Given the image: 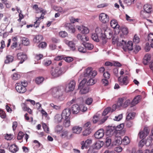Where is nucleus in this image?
<instances>
[{"mask_svg":"<svg viewBox=\"0 0 153 153\" xmlns=\"http://www.w3.org/2000/svg\"><path fill=\"white\" fill-rule=\"evenodd\" d=\"M53 9L55 10L58 11L59 13H61L62 12V7H61L54 6L53 7Z\"/></svg>","mask_w":153,"mask_h":153,"instance_id":"nucleus-55","label":"nucleus"},{"mask_svg":"<svg viewBox=\"0 0 153 153\" xmlns=\"http://www.w3.org/2000/svg\"><path fill=\"white\" fill-rule=\"evenodd\" d=\"M70 20L71 22L72 23H74L75 22H78V20H79V19H75V18L73 17H71L70 18Z\"/></svg>","mask_w":153,"mask_h":153,"instance_id":"nucleus-60","label":"nucleus"},{"mask_svg":"<svg viewBox=\"0 0 153 153\" xmlns=\"http://www.w3.org/2000/svg\"><path fill=\"white\" fill-rule=\"evenodd\" d=\"M97 74V72L96 71L92 70L91 67H88L85 70L83 74L80 76L79 78L83 76L84 78H89L91 77H94ZM80 79L79 78V80Z\"/></svg>","mask_w":153,"mask_h":153,"instance_id":"nucleus-4","label":"nucleus"},{"mask_svg":"<svg viewBox=\"0 0 153 153\" xmlns=\"http://www.w3.org/2000/svg\"><path fill=\"white\" fill-rule=\"evenodd\" d=\"M104 131L103 129H101L97 131L95 134V137L97 139H100L104 136Z\"/></svg>","mask_w":153,"mask_h":153,"instance_id":"nucleus-13","label":"nucleus"},{"mask_svg":"<svg viewBox=\"0 0 153 153\" xmlns=\"http://www.w3.org/2000/svg\"><path fill=\"white\" fill-rule=\"evenodd\" d=\"M124 127V124L122 123L117 126H114L113 127H114V129L115 131V132H116V133H117V131H120L122 130L123 128Z\"/></svg>","mask_w":153,"mask_h":153,"instance_id":"nucleus-32","label":"nucleus"},{"mask_svg":"<svg viewBox=\"0 0 153 153\" xmlns=\"http://www.w3.org/2000/svg\"><path fill=\"white\" fill-rule=\"evenodd\" d=\"M63 125L65 127H68L70 125V117L69 116L65 117L64 118Z\"/></svg>","mask_w":153,"mask_h":153,"instance_id":"nucleus-24","label":"nucleus"},{"mask_svg":"<svg viewBox=\"0 0 153 153\" xmlns=\"http://www.w3.org/2000/svg\"><path fill=\"white\" fill-rule=\"evenodd\" d=\"M62 126L60 125H58L55 128V131L57 133L60 132L62 130Z\"/></svg>","mask_w":153,"mask_h":153,"instance_id":"nucleus-54","label":"nucleus"},{"mask_svg":"<svg viewBox=\"0 0 153 153\" xmlns=\"http://www.w3.org/2000/svg\"><path fill=\"white\" fill-rule=\"evenodd\" d=\"M141 49L140 47L138 45H136L134 49V52L136 53Z\"/></svg>","mask_w":153,"mask_h":153,"instance_id":"nucleus-61","label":"nucleus"},{"mask_svg":"<svg viewBox=\"0 0 153 153\" xmlns=\"http://www.w3.org/2000/svg\"><path fill=\"white\" fill-rule=\"evenodd\" d=\"M86 78H83L80 82L79 86L78 88H84L87 81V79Z\"/></svg>","mask_w":153,"mask_h":153,"instance_id":"nucleus-37","label":"nucleus"},{"mask_svg":"<svg viewBox=\"0 0 153 153\" xmlns=\"http://www.w3.org/2000/svg\"><path fill=\"white\" fill-rule=\"evenodd\" d=\"M42 126L44 131L46 132L47 133H48L49 132V128L47 126L46 124L44 123H43L42 124Z\"/></svg>","mask_w":153,"mask_h":153,"instance_id":"nucleus-52","label":"nucleus"},{"mask_svg":"<svg viewBox=\"0 0 153 153\" xmlns=\"http://www.w3.org/2000/svg\"><path fill=\"white\" fill-rule=\"evenodd\" d=\"M0 117L2 118H4L6 117L5 112L2 110H0Z\"/></svg>","mask_w":153,"mask_h":153,"instance_id":"nucleus-62","label":"nucleus"},{"mask_svg":"<svg viewBox=\"0 0 153 153\" xmlns=\"http://www.w3.org/2000/svg\"><path fill=\"white\" fill-rule=\"evenodd\" d=\"M123 100L124 99L123 98H119L117 103V105L119 107L120 106L123 107Z\"/></svg>","mask_w":153,"mask_h":153,"instance_id":"nucleus-43","label":"nucleus"},{"mask_svg":"<svg viewBox=\"0 0 153 153\" xmlns=\"http://www.w3.org/2000/svg\"><path fill=\"white\" fill-rule=\"evenodd\" d=\"M24 136V134L22 131H19L18 134L17 139L18 140H21Z\"/></svg>","mask_w":153,"mask_h":153,"instance_id":"nucleus-47","label":"nucleus"},{"mask_svg":"<svg viewBox=\"0 0 153 153\" xmlns=\"http://www.w3.org/2000/svg\"><path fill=\"white\" fill-rule=\"evenodd\" d=\"M82 130V127L79 126H74L72 129V131L73 133L79 134H80Z\"/></svg>","mask_w":153,"mask_h":153,"instance_id":"nucleus-17","label":"nucleus"},{"mask_svg":"<svg viewBox=\"0 0 153 153\" xmlns=\"http://www.w3.org/2000/svg\"><path fill=\"white\" fill-rule=\"evenodd\" d=\"M135 113H129L127 116L126 119L127 120H129L132 119H133L135 115Z\"/></svg>","mask_w":153,"mask_h":153,"instance_id":"nucleus-41","label":"nucleus"},{"mask_svg":"<svg viewBox=\"0 0 153 153\" xmlns=\"http://www.w3.org/2000/svg\"><path fill=\"white\" fill-rule=\"evenodd\" d=\"M75 81L73 80H71L66 86V88L68 87V90L67 91H70L74 90L75 86Z\"/></svg>","mask_w":153,"mask_h":153,"instance_id":"nucleus-16","label":"nucleus"},{"mask_svg":"<svg viewBox=\"0 0 153 153\" xmlns=\"http://www.w3.org/2000/svg\"><path fill=\"white\" fill-rule=\"evenodd\" d=\"M78 50L79 52L81 53H84L86 52V49L85 47L84 48L81 46H79L78 47Z\"/></svg>","mask_w":153,"mask_h":153,"instance_id":"nucleus-46","label":"nucleus"},{"mask_svg":"<svg viewBox=\"0 0 153 153\" xmlns=\"http://www.w3.org/2000/svg\"><path fill=\"white\" fill-rule=\"evenodd\" d=\"M69 109L70 111H72L73 114H77L79 112L80 108L78 105L74 104L71 107V109Z\"/></svg>","mask_w":153,"mask_h":153,"instance_id":"nucleus-14","label":"nucleus"},{"mask_svg":"<svg viewBox=\"0 0 153 153\" xmlns=\"http://www.w3.org/2000/svg\"><path fill=\"white\" fill-rule=\"evenodd\" d=\"M93 99L91 97L88 98L85 100V103L88 105H91L93 102Z\"/></svg>","mask_w":153,"mask_h":153,"instance_id":"nucleus-57","label":"nucleus"},{"mask_svg":"<svg viewBox=\"0 0 153 153\" xmlns=\"http://www.w3.org/2000/svg\"><path fill=\"white\" fill-rule=\"evenodd\" d=\"M82 44L86 49L87 48L89 50H91L92 49L94 48L93 45L91 43L88 42H83Z\"/></svg>","mask_w":153,"mask_h":153,"instance_id":"nucleus-30","label":"nucleus"},{"mask_svg":"<svg viewBox=\"0 0 153 153\" xmlns=\"http://www.w3.org/2000/svg\"><path fill=\"white\" fill-rule=\"evenodd\" d=\"M9 149L11 152L15 153L18 151L19 149L18 147L15 144H14L9 146Z\"/></svg>","mask_w":153,"mask_h":153,"instance_id":"nucleus-21","label":"nucleus"},{"mask_svg":"<svg viewBox=\"0 0 153 153\" xmlns=\"http://www.w3.org/2000/svg\"><path fill=\"white\" fill-rule=\"evenodd\" d=\"M141 98V96L140 95H138L135 97L131 102V107H132L138 103Z\"/></svg>","mask_w":153,"mask_h":153,"instance_id":"nucleus-18","label":"nucleus"},{"mask_svg":"<svg viewBox=\"0 0 153 153\" xmlns=\"http://www.w3.org/2000/svg\"><path fill=\"white\" fill-rule=\"evenodd\" d=\"M59 35L60 37L62 38H65L68 36V33L65 31H62L59 32Z\"/></svg>","mask_w":153,"mask_h":153,"instance_id":"nucleus-49","label":"nucleus"},{"mask_svg":"<svg viewBox=\"0 0 153 153\" xmlns=\"http://www.w3.org/2000/svg\"><path fill=\"white\" fill-rule=\"evenodd\" d=\"M63 87L62 86H58L51 88L49 92L53 97L61 100L62 99V97L63 95Z\"/></svg>","mask_w":153,"mask_h":153,"instance_id":"nucleus-1","label":"nucleus"},{"mask_svg":"<svg viewBox=\"0 0 153 153\" xmlns=\"http://www.w3.org/2000/svg\"><path fill=\"white\" fill-rule=\"evenodd\" d=\"M122 141L124 143L125 145H127L130 142L129 138L127 136L125 137L123 139Z\"/></svg>","mask_w":153,"mask_h":153,"instance_id":"nucleus-44","label":"nucleus"},{"mask_svg":"<svg viewBox=\"0 0 153 153\" xmlns=\"http://www.w3.org/2000/svg\"><path fill=\"white\" fill-rule=\"evenodd\" d=\"M148 135L144 133L143 131H141L138 134V137H139L140 139H143L146 137Z\"/></svg>","mask_w":153,"mask_h":153,"instance_id":"nucleus-45","label":"nucleus"},{"mask_svg":"<svg viewBox=\"0 0 153 153\" xmlns=\"http://www.w3.org/2000/svg\"><path fill=\"white\" fill-rule=\"evenodd\" d=\"M119 84L121 85H126L129 83V81L127 76H125L123 77H120L118 78Z\"/></svg>","mask_w":153,"mask_h":153,"instance_id":"nucleus-10","label":"nucleus"},{"mask_svg":"<svg viewBox=\"0 0 153 153\" xmlns=\"http://www.w3.org/2000/svg\"><path fill=\"white\" fill-rule=\"evenodd\" d=\"M65 29L69 32L71 33H74L75 31V29L74 26L72 25L69 23H66L65 25Z\"/></svg>","mask_w":153,"mask_h":153,"instance_id":"nucleus-12","label":"nucleus"},{"mask_svg":"<svg viewBox=\"0 0 153 153\" xmlns=\"http://www.w3.org/2000/svg\"><path fill=\"white\" fill-rule=\"evenodd\" d=\"M66 71L64 68L59 67L56 68L52 67L50 72L52 76L54 77H56L61 75Z\"/></svg>","mask_w":153,"mask_h":153,"instance_id":"nucleus-5","label":"nucleus"},{"mask_svg":"<svg viewBox=\"0 0 153 153\" xmlns=\"http://www.w3.org/2000/svg\"><path fill=\"white\" fill-rule=\"evenodd\" d=\"M91 131V129L90 128H85L82 132V134L84 136H86L90 134Z\"/></svg>","mask_w":153,"mask_h":153,"instance_id":"nucleus-35","label":"nucleus"},{"mask_svg":"<svg viewBox=\"0 0 153 153\" xmlns=\"http://www.w3.org/2000/svg\"><path fill=\"white\" fill-rule=\"evenodd\" d=\"M100 120L99 116L97 115H94L93 117V121L94 123H96Z\"/></svg>","mask_w":153,"mask_h":153,"instance_id":"nucleus-58","label":"nucleus"},{"mask_svg":"<svg viewBox=\"0 0 153 153\" xmlns=\"http://www.w3.org/2000/svg\"><path fill=\"white\" fill-rule=\"evenodd\" d=\"M44 80L43 77L40 76L36 78L35 79V82L37 84H39L42 83Z\"/></svg>","mask_w":153,"mask_h":153,"instance_id":"nucleus-38","label":"nucleus"},{"mask_svg":"<svg viewBox=\"0 0 153 153\" xmlns=\"http://www.w3.org/2000/svg\"><path fill=\"white\" fill-rule=\"evenodd\" d=\"M47 46V43L45 42H41L38 45V47L39 48H44L45 47Z\"/></svg>","mask_w":153,"mask_h":153,"instance_id":"nucleus-63","label":"nucleus"},{"mask_svg":"<svg viewBox=\"0 0 153 153\" xmlns=\"http://www.w3.org/2000/svg\"><path fill=\"white\" fill-rule=\"evenodd\" d=\"M148 41L151 43V47L153 48V33H150L148 36Z\"/></svg>","mask_w":153,"mask_h":153,"instance_id":"nucleus-29","label":"nucleus"},{"mask_svg":"<svg viewBox=\"0 0 153 153\" xmlns=\"http://www.w3.org/2000/svg\"><path fill=\"white\" fill-rule=\"evenodd\" d=\"M71 112L69 108H67L64 109L61 114H57L54 117V121L55 122L59 123L62 122V119H64L65 117L70 116Z\"/></svg>","mask_w":153,"mask_h":153,"instance_id":"nucleus-2","label":"nucleus"},{"mask_svg":"<svg viewBox=\"0 0 153 153\" xmlns=\"http://www.w3.org/2000/svg\"><path fill=\"white\" fill-rule=\"evenodd\" d=\"M22 44L26 46L29 45L30 43L29 39L25 37L22 38Z\"/></svg>","mask_w":153,"mask_h":153,"instance_id":"nucleus-36","label":"nucleus"},{"mask_svg":"<svg viewBox=\"0 0 153 153\" xmlns=\"http://www.w3.org/2000/svg\"><path fill=\"white\" fill-rule=\"evenodd\" d=\"M113 32L110 29L106 30L104 33L102 31L100 33V39H101L102 43L103 44L106 43L107 42V39H110L112 36Z\"/></svg>","mask_w":153,"mask_h":153,"instance_id":"nucleus-3","label":"nucleus"},{"mask_svg":"<svg viewBox=\"0 0 153 153\" xmlns=\"http://www.w3.org/2000/svg\"><path fill=\"white\" fill-rule=\"evenodd\" d=\"M43 36L41 35H38L36 36L34 39L33 41L36 43H39L43 39Z\"/></svg>","mask_w":153,"mask_h":153,"instance_id":"nucleus-34","label":"nucleus"},{"mask_svg":"<svg viewBox=\"0 0 153 153\" xmlns=\"http://www.w3.org/2000/svg\"><path fill=\"white\" fill-rule=\"evenodd\" d=\"M136 0H124V2L128 5H130L134 3Z\"/></svg>","mask_w":153,"mask_h":153,"instance_id":"nucleus-48","label":"nucleus"},{"mask_svg":"<svg viewBox=\"0 0 153 153\" xmlns=\"http://www.w3.org/2000/svg\"><path fill=\"white\" fill-rule=\"evenodd\" d=\"M99 18L102 23L105 24L108 22L109 17L107 14L102 13L100 15Z\"/></svg>","mask_w":153,"mask_h":153,"instance_id":"nucleus-9","label":"nucleus"},{"mask_svg":"<svg viewBox=\"0 0 153 153\" xmlns=\"http://www.w3.org/2000/svg\"><path fill=\"white\" fill-rule=\"evenodd\" d=\"M151 59V56L150 54L147 53L146 54L143 59V64L145 65H147L150 60Z\"/></svg>","mask_w":153,"mask_h":153,"instance_id":"nucleus-20","label":"nucleus"},{"mask_svg":"<svg viewBox=\"0 0 153 153\" xmlns=\"http://www.w3.org/2000/svg\"><path fill=\"white\" fill-rule=\"evenodd\" d=\"M81 144L82 145L81 149H83L85 148H87L88 146L86 142L84 141H82L81 143Z\"/></svg>","mask_w":153,"mask_h":153,"instance_id":"nucleus-53","label":"nucleus"},{"mask_svg":"<svg viewBox=\"0 0 153 153\" xmlns=\"http://www.w3.org/2000/svg\"><path fill=\"white\" fill-rule=\"evenodd\" d=\"M140 38L137 35L135 34L134 36V39H133V41L134 43L137 44L138 43L140 42Z\"/></svg>","mask_w":153,"mask_h":153,"instance_id":"nucleus-50","label":"nucleus"},{"mask_svg":"<svg viewBox=\"0 0 153 153\" xmlns=\"http://www.w3.org/2000/svg\"><path fill=\"white\" fill-rule=\"evenodd\" d=\"M117 45L122 46L124 51H126L133 50V43L132 41H128L127 43L124 40L122 39L120 42H118Z\"/></svg>","mask_w":153,"mask_h":153,"instance_id":"nucleus-6","label":"nucleus"},{"mask_svg":"<svg viewBox=\"0 0 153 153\" xmlns=\"http://www.w3.org/2000/svg\"><path fill=\"white\" fill-rule=\"evenodd\" d=\"M14 59L13 57L11 55H8L6 56V59L5 61V64H9L12 62Z\"/></svg>","mask_w":153,"mask_h":153,"instance_id":"nucleus-31","label":"nucleus"},{"mask_svg":"<svg viewBox=\"0 0 153 153\" xmlns=\"http://www.w3.org/2000/svg\"><path fill=\"white\" fill-rule=\"evenodd\" d=\"M111 110V108L110 107H108L106 108L103 111L102 115L103 116H105L108 113L110 112Z\"/></svg>","mask_w":153,"mask_h":153,"instance_id":"nucleus-42","label":"nucleus"},{"mask_svg":"<svg viewBox=\"0 0 153 153\" xmlns=\"http://www.w3.org/2000/svg\"><path fill=\"white\" fill-rule=\"evenodd\" d=\"M64 60L67 62H69L73 60V59L70 57H64Z\"/></svg>","mask_w":153,"mask_h":153,"instance_id":"nucleus-64","label":"nucleus"},{"mask_svg":"<svg viewBox=\"0 0 153 153\" xmlns=\"http://www.w3.org/2000/svg\"><path fill=\"white\" fill-rule=\"evenodd\" d=\"M77 38L79 40H80L83 42H85L88 41L89 40L88 37L85 35H81L80 34H78L77 35Z\"/></svg>","mask_w":153,"mask_h":153,"instance_id":"nucleus-19","label":"nucleus"},{"mask_svg":"<svg viewBox=\"0 0 153 153\" xmlns=\"http://www.w3.org/2000/svg\"><path fill=\"white\" fill-rule=\"evenodd\" d=\"M66 43L69 47L71 50L74 51L75 49V44L72 41H67Z\"/></svg>","mask_w":153,"mask_h":153,"instance_id":"nucleus-27","label":"nucleus"},{"mask_svg":"<svg viewBox=\"0 0 153 153\" xmlns=\"http://www.w3.org/2000/svg\"><path fill=\"white\" fill-rule=\"evenodd\" d=\"M93 77H91L90 78H89V79L87 82V85H91L95 83V81L92 79V78Z\"/></svg>","mask_w":153,"mask_h":153,"instance_id":"nucleus-39","label":"nucleus"},{"mask_svg":"<svg viewBox=\"0 0 153 153\" xmlns=\"http://www.w3.org/2000/svg\"><path fill=\"white\" fill-rule=\"evenodd\" d=\"M111 26L115 29V31L117 30V32L119 33L120 30V26L118 24V23L117 21L115 19H113L110 22V23Z\"/></svg>","mask_w":153,"mask_h":153,"instance_id":"nucleus-8","label":"nucleus"},{"mask_svg":"<svg viewBox=\"0 0 153 153\" xmlns=\"http://www.w3.org/2000/svg\"><path fill=\"white\" fill-rule=\"evenodd\" d=\"M143 9L145 12L147 13H150L152 11V7L150 4H145L143 6Z\"/></svg>","mask_w":153,"mask_h":153,"instance_id":"nucleus-22","label":"nucleus"},{"mask_svg":"<svg viewBox=\"0 0 153 153\" xmlns=\"http://www.w3.org/2000/svg\"><path fill=\"white\" fill-rule=\"evenodd\" d=\"M106 134L107 136H111L113 135L114 133H116L114 129V127H111L107 129L105 131Z\"/></svg>","mask_w":153,"mask_h":153,"instance_id":"nucleus-23","label":"nucleus"},{"mask_svg":"<svg viewBox=\"0 0 153 153\" xmlns=\"http://www.w3.org/2000/svg\"><path fill=\"white\" fill-rule=\"evenodd\" d=\"M123 118V114H120L119 115L117 116H116L114 120L117 121H119L120 120L122 119Z\"/></svg>","mask_w":153,"mask_h":153,"instance_id":"nucleus-59","label":"nucleus"},{"mask_svg":"<svg viewBox=\"0 0 153 153\" xmlns=\"http://www.w3.org/2000/svg\"><path fill=\"white\" fill-rule=\"evenodd\" d=\"M50 106L51 108L53 110L59 111L61 109V106L60 105H56L53 103H51Z\"/></svg>","mask_w":153,"mask_h":153,"instance_id":"nucleus-28","label":"nucleus"},{"mask_svg":"<svg viewBox=\"0 0 153 153\" xmlns=\"http://www.w3.org/2000/svg\"><path fill=\"white\" fill-rule=\"evenodd\" d=\"M102 32V30L100 28L97 27L95 29L96 33H92L91 35V37L92 39L94 41L98 42L100 40H101L100 39V33Z\"/></svg>","mask_w":153,"mask_h":153,"instance_id":"nucleus-7","label":"nucleus"},{"mask_svg":"<svg viewBox=\"0 0 153 153\" xmlns=\"http://www.w3.org/2000/svg\"><path fill=\"white\" fill-rule=\"evenodd\" d=\"M80 89V93L81 94H85L87 93L89 91V88L88 87H85V88H79Z\"/></svg>","mask_w":153,"mask_h":153,"instance_id":"nucleus-33","label":"nucleus"},{"mask_svg":"<svg viewBox=\"0 0 153 153\" xmlns=\"http://www.w3.org/2000/svg\"><path fill=\"white\" fill-rule=\"evenodd\" d=\"M78 29L79 30H81L83 34H87L89 32V29L87 27L82 26L79 27Z\"/></svg>","mask_w":153,"mask_h":153,"instance_id":"nucleus-26","label":"nucleus"},{"mask_svg":"<svg viewBox=\"0 0 153 153\" xmlns=\"http://www.w3.org/2000/svg\"><path fill=\"white\" fill-rule=\"evenodd\" d=\"M17 57L18 59L20 60L19 64L22 63L27 59V56L25 54L20 53L17 54Z\"/></svg>","mask_w":153,"mask_h":153,"instance_id":"nucleus-15","label":"nucleus"},{"mask_svg":"<svg viewBox=\"0 0 153 153\" xmlns=\"http://www.w3.org/2000/svg\"><path fill=\"white\" fill-rule=\"evenodd\" d=\"M15 85L16 90L19 93L23 94L26 92V88L22 85H21L20 83H17Z\"/></svg>","mask_w":153,"mask_h":153,"instance_id":"nucleus-11","label":"nucleus"},{"mask_svg":"<svg viewBox=\"0 0 153 153\" xmlns=\"http://www.w3.org/2000/svg\"><path fill=\"white\" fill-rule=\"evenodd\" d=\"M20 75L18 73H14L12 75V78L14 80L19 79L20 78Z\"/></svg>","mask_w":153,"mask_h":153,"instance_id":"nucleus-40","label":"nucleus"},{"mask_svg":"<svg viewBox=\"0 0 153 153\" xmlns=\"http://www.w3.org/2000/svg\"><path fill=\"white\" fill-rule=\"evenodd\" d=\"M131 102L130 100H126L123 103V107L125 108L127 107L130 104H131Z\"/></svg>","mask_w":153,"mask_h":153,"instance_id":"nucleus-51","label":"nucleus"},{"mask_svg":"<svg viewBox=\"0 0 153 153\" xmlns=\"http://www.w3.org/2000/svg\"><path fill=\"white\" fill-rule=\"evenodd\" d=\"M145 144H146V141L144 139H142L139 142L138 146L139 147L142 148Z\"/></svg>","mask_w":153,"mask_h":153,"instance_id":"nucleus-56","label":"nucleus"},{"mask_svg":"<svg viewBox=\"0 0 153 153\" xmlns=\"http://www.w3.org/2000/svg\"><path fill=\"white\" fill-rule=\"evenodd\" d=\"M103 142L101 141H98L96 142L94 146V149H100L103 145Z\"/></svg>","mask_w":153,"mask_h":153,"instance_id":"nucleus-25","label":"nucleus"}]
</instances>
